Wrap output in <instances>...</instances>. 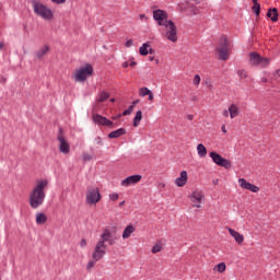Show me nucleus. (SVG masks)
<instances>
[{
	"instance_id": "obj_1",
	"label": "nucleus",
	"mask_w": 280,
	"mask_h": 280,
	"mask_svg": "<svg viewBox=\"0 0 280 280\" xmlns=\"http://www.w3.org/2000/svg\"><path fill=\"white\" fill-rule=\"evenodd\" d=\"M153 19L156 21L158 25L163 27L166 40H170L171 43L178 42V30L172 20H167V12L163 10H155L153 12Z\"/></svg>"
},
{
	"instance_id": "obj_2",
	"label": "nucleus",
	"mask_w": 280,
	"mask_h": 280,
	"mask_svg": "<svg viewBox=\"0 0 280 280\" xmlns=\"http://www.w3.org/2000/svg\"><path fill=\"white\" fill-rule=\"evenodd\" d=\"M47 187H49V179H37L28 194V203L32 209H38L45 203L47 197Z\"/></svg>"
},
{
	"instance_id": "obj_3",
	"label": "nucleus",
	"mask_w": 280,
	"mask_h": 280,
	"mask_svg": "<svg viewBox=\"0 0 280 280\" xmlns=\"http://www.w3.org/2000/svg\"><path fill=\"white\" fill-rule=\"evenodd\" d=\"M93 66L91 63H85L72 73V79L74 82H79L80 84H84V82L93 75Z\"/></svg>"
},
{
	"instance_id": "obj_4",
	"label": "nucleus",
	"mask_w": 280,
	"mask_h": 280,
	"mask_svg": "<svg viewBox=\"0 0 280 280\" xmlns=\"http://www.w3.org/2000/svg\"><path fill=\"white\" fill-rule=\"evenodd\" d=\"M33 10L35 14L40 16V19H44V21H51V19H54V11L40 2L34 1Z\"/></svg>"
},
{
	"instance_id": "obj_5",
	"label": "nucleus",
	"mask_w": 280,
	"mask_h": 280,
	"mask_svg": "<svg viewBox=\"0 0 280 280\" xmlns=\"http://www.w3.org/2000/svg\"><path fill=\"white\" fill-rule=\"evenodd\" d=\"M104 255H106V232L102 234L101 240L97 242L92 254V258L94 261H100Z\"/></svg>"
},
{
	"instance_id": "obj_6",
	"label": "nucleus",
	"mask_w": 280,
	"mask_h": 280,
	"mask_svg": "<svg viewBox=\"0 0 280 280\" xmlns=\"http://www.w3.org/2000/svg\"><path fill=\"white\" fill-rule=\"evenodd\" d=\"M215 51L219 55V60H229V37L225 35L220 37Z\"/></svg>"
},
{
	"instance_id": "obj_7",
	"label": "nucleus",
	"mask_w": 280,
	"mask_h": 280,
	"mask_svg": "<svg viewBox=\"0 0 280 280\" xmlns=\"http://www.w3.org/2000/svg\"><path fill=\"white\" fill-rule=\"evenodd\" d=\"M102 200V195L100 194V188L97 187H91L86 190L85 194V202L90 207L95 206L97 202Z\"/></svg>"
},
{
	"instance_id": "obj_8",
	"label": "nucleus",
	"mask_w": 280,
	"mask_h": 280,
	"mask_svg": "<svg viewBox=\"0 0 280 280\" xmlns=\"http://www.w3.org/2000/svg\"><path fill=\"white\" fill-rule=\"evenodd\" d=\"M210 159H212L213 163H215V165H219V167L231 170V167L233 166L231 160L224 159L222 155H220V153L215 151L210 152Z\"/></svg>"
},
{
	"instance_id": "obj_9",
	"label": "nucleus",
	"mask_w": 280,
	"mask_h": 280,
	"mask_svg": "<svg viewBox=\"0 0 280 280\" xmlns=\"http://www.w3.org/2000/svg\"><path fill=\"white\" fill-rule=\"evenodd\" d=\"M249 65L253 67H268L270 65V59L261 57L258 52H250Z\"/></svg>"
},
{
	"instance_id": "obj_10",
	"label": "nucleus",
	"mask_w": 280,
	"mask_h": 280,
	"mask_svg": "<svg viewBox=\"0 0 280 280\" xmlns=\"http://www.w3.org/2000/svg\"><path fill=\"white\" fill-rule=\"evenodd\" d=\"M189 200L192 202L194 209H202V203L205 202V192L197 189L189 195Z\"/></svg>"
},
{
	"instance_id": "obj_11",
	"label": "nucleus",
	"mask_w": 280,
	"mask_h": 280,
	"mask_svg": "<svg viewBox=\"0 0 280 280\" xmlns=\"http://www.w3.org/2000/svg\"><path fill=\"white\" fill-rule=\"evenodd\" d=\"M57 141L59 143L58 148L61 154H69V152H71V144H69V141H67V138H65V135H62V131L59 132L57 137Z\"/></svg>"
},
{
	"instance_id": "obj_12",
	"label": "nucleus",
	"mask_w": 280,
	"mask_h": 280,
	"mask_svg": "<svg viewBox=\"0 0 280 280\" xmlns=\"http://www.w3.org/2000/svg\"><path fill=\"white\" fill-rule=\"evenodd\" d=\"M238 183H240V187H242V189H247V191H252V194L259 192V186L248 183L245 178H240Z\"/></svg>"
},
{
	"instance_id": "obj_13",
	"label": "nucleus",
	"mask_w": 280,
	"mask_h": 280,
	"mask_svg": "<svg viewBox=\"0 0 280 280\" xmlns=\"http://www.w3.org/2000/svg\"><path fill=\"white\" fill-rule=\"evenodd\" d=\"M141 178H143L141 175H131L122 179L120 185L122 187H130V185H137V183H140Z\"/></svg>"
},
{
	"instance_id": "obj_14",
	"label": "nucleus",
	"mask_w": 280,
	"mask_h": 280,
	"mask_svg": "<svg viewBox=\"0 0 280 280\" xmlns=\"http://www.w3.org/2000/svg\"><path fill=\"white\" fill-rule=\"evenodd\" d=\"M187 180H189V176L187 175V171H182L179 173V177L175 179L176 187H185L187 185Z\"/></svg>"
},
{
	"instance_id": "obj_15",
	"label": "nucleus",
	"mask_w": 280,
	"mask_h": 280,
	"mask_svg": "<svg viewBox=\"0 0 280 280\" xmlns=\"http://www.w3.org/2000/svg\"><path fill=\"white\" fill-rule=\"evenodd\" d=\"M228 231L230 233V235L235 240L236 244H238L240 246H242V244H244V234H241L240 232L228 228Z\"/></svg>"
},
{
	"instance_id": "obj_16",
	"label": "nucleus",
	"mask_w": 280,
	"mask_h": 280,
	"mask_svg": "<svg viewBox=\"0 0 280 280\" xmlns=\"http://www.w3.org/2000/svg\"><path fill=\"white\" fill-rule=\"evenodd\" d=\"M118 237H117V228H114L113 231H108L106 232V242H108V244L110 246H113L115 244V242H117Z\"/></svg>"
},
{
	"instance_id": "obj_17",
	"label": "nucleus",
	"mask_w": 280,
	"mask_h": 280,
	"mask_svg": "<svg viewBox=\"0 0 280 280\" xmlns=\"http://www.w3.org/2000/svg\"><path fill=\"white\" fill-rule=\"evenodd\" d=\"M49 54V46L45 45L35 52L37 60H43Z\"/></svg>"
},
{
	"instance_id": "obj_18",
	"label": "nucleus",
	"mask_w": 280,
	"mask_h": 280,
	"mask_svg": "<svg viewBox=\"0 0 280 280\" xmlns=\"http://www.w3.org/2000/svg\"><path fill=\"white\" fill-rule=\"evenodd\" d=\"M268 19L272 21V23H277L279 21V11L277 8L269 9L267 12Z\"/></svg>"
},
{
	"instance_id": "obj_19",
	"label": "nucleus",
	"mask_w": 280,
	"mask_h": 280,
	"mask_svg": "<svg viewBox=\"0 0 280 280\" xmlns=\"http://www.w3.org/2000/svg\"><path fill=\"white\" fill-rule=\"evenodd\" d=\"M135 231H137V228H135V225L132 224L127 225L122 232V240H128V237H130V235H132Z\"/></svg>"
},
{
	"instance_id": "obj_20",
	"label": "nucleus",
	"mask_w": 280,
	"mask_h": 280,
	"mask_svg": "<svg viewBox=\"0 0 280 280\" xmlns=\"http://www.w3.org/2000/svg\"><path fill=\"white\" fill-rule=\"evenodd\" d=\"M126 135V129L119 128L115 131L108 133V139H119V137H124Z\"/></svg>"
},
{
	"instance_id": "obj_21",
	"label": "nucleus",
	"mask_w": 280,
	"mask_h": 280,
	"mask_svg": "<svg viewBox=\"0 0 280 280\" xmlns=\"http://www.w3.org/2000/svg\"><path fill=\"white\" fill-rule=\"evenodd\" d=\"M229 113H230L231 119H235V117H238L240 115V107L235 104H231L229 106Z\"/></svg>"
},
{
	"instance_id": "obj_22",
	"label": "nucleus",
	"mask_w": 280,
	"mask_h": 280,
	"mask_svg": "<svg viewBox=\"0 0 280 280\" xmlns=\"http://www.w3.org/2000/svg\"><path fill=\"white\" fill-rule=\"evenodd\" d=\"M36 218V224H45V222H47V214H45L44 212H37L35 214Z\"/></svg>"
},
{
	"instance_id": "obj_23",
	"label": "nucleus",
	"mask_w": 280,
	"mask_h": 280,
	"mask_svg": "<svg viewBox=\"0 0 280 280\" xmlns=\"http://www.w3.org/2000/svg\"><path fill=\"white\" fill-rule=\"evenodd\" d=\"M93 121L98 126H106V118H104L102 115L95 114L93 116Z\"/></svg>"
},
{
	"instance_id": "obj_24",
	"label": "nucleus",
	"mask_w": 280,
	"mask_h": 280,
	"mask_svg": "<svg viewBox=\"0 0 280 280\" xmlns=\"http://www.w3.org/2000/svg\"><path fill=\"white\" fill-rule=\"evenodd\" d=\"M141 119H143V113L141 110H138L133 118V127L135 128H138V126L141 124Z\"/></svg>"
},
{
	"instance_id": "obj_25",
	"label": "nucleus",
	"mask_w": 280,
	"mask_h": 280,
	"mask_svg": "<svg viewBox=\"0 0 280 280\" xmlns=\"http://www.w3.org/2000/svg\"><path fill=\"white\" fill-rule=\"evenodd\" d=\"M197 152H198V156H200L201 159H205V156H207V147H205V144L199 143L197 145Z\"/></svg>"
},
{
	"instance_id": "obj_26",
	"label": "nucleus",
	"mask_w": 280,
	"mask_h": 280,
	"mask_svg": "<svg viewBox=\"0 0 280 280\" xmlns=\"http://www.w3.org/2000/svg\"><path fill=\"white\" fill-rule=\"evenodd\" d=\"M149 47H150V42L142 44V46L139 48L140 56H148V54H149L148 48Z\"/></svg>"
},
{
	"instance_id": "obj_27",
	"label": "nucleus",
	"mask_w": 280,
	"mask_h": 280,
	"mask_svg": "<svg viewBox=\"0 0 280 280\" xmlns=\"http://www.w3.org/2000/svg\"><path fill=\"white\" fill-rule=\"evenodd\" d=\"M214 270H218L220 273L226 272V264L220 262L214 267Z\"/></svg>"
},
{
	"instance_id": "obj_28",
	"label": "nucleus",
	"mask_w": 280,
	"mask_h": 280,
	"mask_svg": "<svg viewBox=\"0 0 280 280\" xmlns=\"http://www.w3.org/2000/svg\"><path fill=\"white\" fill-rule=\"evenodd\" d=\"M161 250H163V245L162 244H155L153 247H152V253L153 255H156V253H161Z\"/></svg>"
},
{
	"instance_id": "obj_29",
	"label": "nucleus",
	"mask_w": 280,
	"mask_h": 280,
	"mask_svg": "<svg viewBox=\"0 0 280 280\" xmlns=\"http://www.w3.org/2000/svg\"><path fill=\"white\" fill-rule=\"evenodd\" d=\"M149 93H150V89H148V88H141L139 90L140 97H145V95H149Z\"/></svg>"
},
{
	"instance_id": "obj_30",
	"label": "nucleus",
	"mask_w": 280,
	"mask_h": 280,
	"mask_svg": "<svg viewBox=\"0 0 280 280\" xmlns=\"http://www.w3.org/2000/svg\"><path fill=\"white\" fill-rule=\"evenodd\" d=\"M252 10L256 14V16H259V13L261 12V5L260 4H254Z\"/></svg>"
},
{
	"instance_id": "obj_31",
	"label": "nucleus",
	"mask_w": 280,
	"mask_h": 280,
	"mask_svg": "<svg viewBox=\"0 0 280 280\" xmlns=\"http://www.w3.org/2000/svg\"><path fill=\"white\" fill-rule=\"evenodd\" d=\"M237 75L241 78V80H246V78H248L246 70H238Z\"/></svg>"
},
{
	"instance_id": "obj_32",
	"label": "nucleus",
	"mask_w": 280,
	"mask_h": 280,
	"mask_svg": "<svg viewBox=\"0 0 280 280\" xmlns=\"http://www.w3.org/2000/svg\"><path fill=\"white\" fill-rule=\"evenodd\" d=\"M132 110H135V105H130L124 113L122 116L126 117L128 115H132Z\"/></svg>"
},
{
	"instance_id": "obj_33",
	"label": "nucleus",
	"mask_w": 280,
	"mask_h": 280,
	"mask_svg": "<svg viewBox=\"0 0 280 280\" xmlns=\"http://www.w3.org/2000/svg\"><path fill=\"white\" fill-rule=\"evenodd\" d=\"M109 200H110L112 202H117V200H119V194H117V192L110 194V195H109Z\"/></svg>"
},
{
	"instance_id": "obj_34",
	"label": "nucleus",
	"mask_w": 280,
	"mask_h": 280,
	"mask_svg": "<svg viewBox=\"0 0 280 280\" xmlns=\"http://www.w3.org/2000/svg\"><path fill=\"white\" fill-rule=\"evenodd\" d=\"M195 86H198L200 84V77L198 74H196L194 77V80H192Z\"/></svg>"
},
{
	"instance_id": "obj_35",
	"label": "nucleus",
	"mask_w": 280,
	"mask_h": 280,
	"mask_svg": "<svg viewBox=\"0 0 280 280\" xmlns=\"http://www.w3.org/2000/svg\"><path fill=\"white\" fill-rule=\"evenodd\" d=\"M51 3H56V5H62L63 3H67V0H50Z\"/></svg>"
},
{
	"instance_id": "obj_36",
	"label": "nucleus",
	"mask_w": 280,
	"mask_h": 280,
	"mask_svg": "<svg viewBox=\"0 0 280 280\" xmlns=\"http://www.w3.org/2000/svg\"><path fill=\"white\" fill-rule=\"evenodd\" d=\"M8 82V77L0 74V84H5Z\"/></svg>"
},
{
	"instance_id": "obj_37",
	"label": "nucleus",
	"mask_w": 280,
	"mask_h": 280,
	"mask_svg": "<svg viewBox=\"0 0 280 280\" xmlns=\"http://www.w3.org/2000/svg\"><path fill=\"white\" fill-rule=\"evenodd\" d=\"M86 240L85 238H82L81 241H80V243H79V246L81 247V248H86Z\"/></svg>"
},
{
	"instance_id": "obj_38",
	"label": "nucleus",
	"mask_w": 280,
	"mask_h": 280,
	"mask_svg": "<svg viewBox=\"0 0 280 280\" xmlns=\"http://www.w3.org/2000/svg\"><path fill=\"white\" fill-rule=\"evenodd\" d=\"M135 45V42L132 39H128L125 44V47H132Z\"/></svg>"
},
{
	"instance_id": "obj_39",
	"label": "nucleus",
	"mask_w": 280,
	"mask_h": 280,
	"mask_svg": "<svg viewBox=\"0 0 280 280\" xmlns=\"http://www.w3.org/2000/svg\"><path fill=\"white\" fill-rule=\"evenodd\" d=\"M147 95L149 97V102H154V93H152V91H150V93Z\"/></svg>"
},
{
	"instance_id": "obj_40",
	"label": "nucleus",
	"mask_w": 280,
	"mask_h": 280,
	"mask_svg": "<svg viewBox=\"0 0 280 280\" xmlns=\"http://www.w3.org/2000/svg\"><path fill=\"white\" fill-rule=\"evenodd\" d=\"M94 266H95V261L91 260V261L88 264L86 269H88V270H91V268H93Z\"/></svg>"
},
{
	"instance_id": "obj_41",
	"label": "nucleus",
	"mask_w": 280,
	"mask_h": 280,
	"mask_svg": "<svg viewBox=\"0 0 280 280\" xmlns=\"http://www.w3.org/2000/svg\"><path fill=\"white\" fill-rule=\"evenodd\" d=\"M106 126L109 128H115V125L109 119H106Z\"/></svg>"
},
{
	"instance_id": "obj_42",
	"label": "nucleus",
	"mask_w": 280,
	"mask_h": 280,
	"mask_svg": "<svg viewBox=\"0 0 280 280\" xmlns=\"http://www.w3.org/2000/svg\"><path fill=\"white\" fill-rule=\"evenodd\" d=\"M106 101V93H103L98 100V102H105Z\"/></svg>"
},
{
	"instance_id": "obj_43",
	"label": "nucleus",
	"mask_w": 280,
	"mask_h": 280,
	"mask_svg": "<svg viewBox=\"0 0 280 280\" xmlns=\"http://www.w3.org/2000/svg\"><path fill=\"white\" fill-rule=\"evenodd\" d=\"M96 145H104V143L102 142V138L96 139Z\"/></svg>"
},
{
	"instance_id": "obj_44",
	"label": "nucleus",
	"mask_w": 280,
	"mask_h": 280,
	"mask_svg": "<svg viewBox=\"0 0 280 280\" xmlns=\"http://www.w3.org/2000/svg\"><path fill=\"white\" fill-rule=\"evenodd\" d=\"M83 161H91V155L89 154L83 155Z\"/></svg>"
},
{
	"instance_id": "obj_45",
	"label": "nucleus",
	"mask_w": 280,
	"mask_h": 280,
	"mask_svg": "<svg viewBox=\"0 0 280 280\" xmlns=\"http://www.w3.org/2000/svg\"><path fill=\"white\" fill-rule=\"evenodd\" d=\"M229 115H231L229 109L223 110V117H229Z\"/></svg>"
},
{
	"instance_id": "obj_46",
	"label": "nucleus",
	"mask_w": 280,
	"mask_h": 280,
	"mask_svg": "<svg viewBox=\"0 0 280 280\" xmlns=\"http://www.w3.org/2000/svg\"><path fill=\"white\" fill-rule=\"evenodd\" d=\"M158 187H159V189H165V183H160V184L158 185Z\"/></svg>"
},
{
	"instance_id": "obj_47",
	"label": "nucleus",
	"mask_w": 280,
	"mask_h": 280,
	"mask_svg": "<svg viewBox=\"0 0 280 280\" xmlns=\"http://www.w3.org/2000/svg\"><path fill=\"white\" fill-rule=\"evenodd\" d=\"M221 130H222V132H223L224 135H226V132H228V131H226V126L223 125V126L221 127Z\"/></svg>"
},
{
	"instance_id": "obj_48",
	"label": "nucleus",
	"mask_w": 280,
	"mask_h": 280,
	"mask_svg": "<svg viewBox=\"0 0 280 280\" xmlns=\"http://www.w3.org/2000/svg\"><path fill=\"white\" fill-rule=\"evenodd\" d=\"M137 104H139V100L133 101V102L131 103V106H133V108H135V106H137Z\"/></svg>"
},
{
	"instance_id": "obj_49",
	"label": "nucleus",
	"mask_w": 280,
	"mask_h": 280,
	"mask_svg": "<svg viewBox=\"0 0 280 280\" xmlns=\"http://www.w3.org/2000/svg\"><path fill=\"white\" fill-rule=\"evenodd\" d=\"M128 61H125L124 63H122V67H124V69H128Z\"/></svg>"
},
{
	"instance_id": "obj_50",
	"label": "nucleus",
	"mask_w": 280,
	"mask_h": 280,
	"mask_svg": "<svg viewBox=\"0 0 280 280\" xmlns=\"http://www.w3.org/2000/svg\"><path fill=\"white\" fill-rule=\"evenodd\" d=\"M3 47H5V44L3 42H0V50L3 49Z\"/></svg>"
},
{
	"instance_id": "obj_51",
	"label": "nucleus",
	"mask_w": 280,
	"mask_h": 280,
	"mask_svg": "<svg viewBox=\"0 0 280 280\" xmlns=\"http://www.w3.org/2000/svg\"><path fill=\"white\" fill-rule=\"evenodd\" d=\"M129 66H130V67H137V63H136V61H131V62L129 63Z\"/></svg>"
},
{
	"instance_id": "obj_52",
	"label": "nucleus",
	"mask_w": 280,
	"mask_h": 280,
	"mask_svg": "<svg viewBox=\"0 0 280 280\" xmlns=\"http://www.w3.org/2000/svg\"><path fill=\"white\" fill-rule=\"evenodd\" d=\"M275 75H279L280 78V70H276Z\"/></svg>"
},
{
	"instance_id": "obj_53",
	"label": "nucleus",
	"mask_w": 280,
	"mask_h": 280,
	"mask_svg": "<svg viewBox=\"0 0 280 280\" xmlns=\"http://www.w3.org/2000/svg\"><path fill=\"white\" fill-rule=\"evenodd\" d=\"M254 5H259V2L257 0H253Z\"/></svg>"
},
{
	"instance_id": "obj_54",
	"label": "nucleus",
	"mask_w": 280,
	"mask_h": 280,
	"mask_svg": "<svg viewBox=\"0 0 280 280\" xmlns=\"http://www.w3.org/2000/svg\"><path fill=\"white\" fill-rule=\"evenodd\" d=\"M126 205V201H121L120 203H119V207H124Z\"/></svg>"
},
{
	"instance_id": "obj_55",
	"label": "nucleus",
	"mask_w": 280,
	"mask_h": 280,
	"mask_svg": "<svg viewBox=\"0 0 280 280\" xmlns=\"http://www.w3.org/2000/svg\"><path fill=\"white\" fill-rule=\"evenodd\" d=\"M261 82L266 83V82H268V79L262 78V79H261Z\"/></svg>"
},
{
	"instance_id": "obj_56",
	"label": "nucleus",
	"mask_w": 280,
	"mask_h": 280,
	"mask_svg": "<svg viewBox=\"0 0 280 280\" xmlns=\"http://www.w3.org/2000/svg\"><path fill=\"white\" fill-rule=\"evenodd\" d=\"M153 52H154V49L149 48V54H153Z\"/></svg>"
},
{
	"instance_id": "obj_57",
	"label": "nucleus",
	"mask_w": 280,
	"mask_h": 280,
	"mask_svg": "<svg viewBox=\"0 0 280 280\" xmlns=\"http://www.w3.org/2000/svg\"><path fill=\"white\" fill-rule=\"evenodd\" d=\"M149 60H150V61L154 60V56H150V57H149Z\"/></svg>"
},
{
	"instance_id": "obj_58",
	"label": "nucleus",
	"mask_w": 280,
	"mask_h": 280,
	"mask_svg": "<svg viewBox=\"0 0 280 280\" xmlns=\"http://www.w3.org/2000/svg\"><path fill=\"white\" fill-rule=\"evenodd\" d=\"M192 102H198V97H194V98H192Z\"/></svg>"
},
{
	"instance_id": "obj_59",
	"label": "nucleus",
	"mask_w": 280,
	"mask_h": 280,
	"mask_svg": "<svg viewBox=\"0 0 280 280\" xmlns=\"http://www.w3.org/2000/svg\"><path fill=\"white\" fill-rule=\"evenodd\" d=\"M108 97H110V94L107 93V94H106V100H108Z\"/></svg>"
},
{
	"instance_id": "obj_60",
	"label": "nucleus",
	"mask_w": 280,
	"mask_h": 280,
	"mask_svg": "<svg viewBox=\"0 0 280 280\" xmlns=\"http://www.w3.org/2000/svg\"><path fill=\"white\" fill-rule=\"evenodd\" d=\"M109 102L115 103V98H110Z\"/></svg>"
},
{
	"instance_id": "obj_61",
	"label": "nucleus",
	"mask_w": 280,
	"mask_h": 280,
	"mask_svg": "<svg viewBox=\"0 0 280 280\" xmlns=\"http://www.w3.org/2000/svg\"><path fill=\"white\" fill-rule=\"evenodd\" d=\"M156 65H159V59H155Z\"/></svg>"
},
{
	"instance_id": "obj_62",
	"label": "nucleus",
	"mask_w": 280,
	"mask_h": 280,
	"mask_svg": "<svg viewBox=\"0 0 280 280\" xmlns=\"http://www.w3.org/2000/svg\"><path fill=\"white\" fill-rule=\"evenodd\" d=\"M194 1H198V0H194Z\"/></svg>"
}]
</instances>
